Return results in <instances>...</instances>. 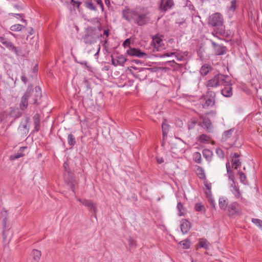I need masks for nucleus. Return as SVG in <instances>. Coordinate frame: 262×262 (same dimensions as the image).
<instances>
[{"instance_id": "obj_15", "label": "nucleus", "mask_w": 262, "mask_h": 262, "mask_svg": "<svg viewBox=\"0 0 262 262\" xmlns=\"http://www.w3.org/2000/svg\"><path fill=\"white\" fill-rule=\"evenodd\" d=\"M200 118L202 120V125L203 127L206 128L207 129L209 130L210 128L211 123L210 119L206 116L204 115H200Z\"/></svg>"}, {"instance_id": "obj_41", "label": "nucleus", "mask_w": 262, "mask_h": 262, "mask_svg": "<svg viewBox=\"0 0 262 262\" xmlns=\"http://www.w3.org/2000/svg\"><path fill=\"white\" fill-rule=\"evenodd\" d=\"M216 154L221 158H224L225 156L224 152L220 148L216 149Z\"/></svg>"}, {"instance_id": "obj_62", "label": "nucleus", "mask_w": 262, "mask_h": 262, "mask_svg": "<svg viewBox=\"0 0 262 262\" xmlns=\"http://www.w3.org/2000/svg\"><path fill=\"white\" fill-rule=\"evenodd\" d=\"M191 123H193L194 125H195V124L197 123V121L195 119H193L191 121Z\"/></svg>"}, {"instance_id": "obj_50", "label": "nucleus", "mask_w": 262, "mask_h": 262, "mask_svg": "<svg viewBox=\"0 0 262 262\" xmlns=\"http://www.w3.org/2000/svg\"><path fill=\"white\" fill-rule=\"evenodd\" d=\"M21 79L24 82V83L25 84H26L27 83V80H28L27 78L25 76V75H23L21 76Z\"/></svg>"}, {"instance_id": "obj_34", "label": "nucleus", "mask_w": 262, "mask_h": 262, "mask_svg": "<svg viewBox=\"0 0 262 262\" xmlns=\"http://www.w3.org/2000/svg\"><path fill=\"white\" fill-rule=\"evenodd\" d=\"M199 140L201 142L205 143L208 142L209 140V137L206 135L202 134L199 136Z\"/></svg>"}, {"instance_id": "obj_17", "label": "nucleus", "mask_w": 262, "mask_h": 262, "mask_svg": "<svg viewBox=\"0 0 262 262\" xmlns=\"http://www.w3.org/2000/svg\"><path fill=\"white\" fill-rule=\"evenodd\" d=\"M7 211L5 210H3L1 211V219L2 220L3 227L5 229H7L8 227L7 225Z\"/></svg>"}, {"instance_id": "obj_5", "label": "nucleus", "mask_w": 262, "mask_h": 262, "mask_svg": "<svg viewBox=\"0 0 262 262\" xmlns=\"http://www.w3.org/2000/svg\"><path fill=\"white\" fill-rule=\"evenodd\" d=\"M223 18L219 13H215L209 16L208 24L213 27H220L222 26Z\"/></svg>"}, {"instance_id": "obj_31", "label": "nucleus", "mask_w": 262, "mask_h": 262, "mask_svg": "<svg viewBox=\"0 0 262 262\" xmlns=\"http://www.w3.org/2000/svg\"><path fill=\"white\" fill-rule=\"evenodd\" d=\"M193 159L194 161L199 164H201L202 163V158H201V155L199 152H195L194 153L193 156Z\"/></svg>"}, {"instance_id": "obj_38", "label": "nucleus", "mask_w": 262, "mask_h": 262, "mask_svg": "<svg viewBox=\"0 0 262 262\" xmlns=\"http://www.w3.org/2000/svg\"><path fill=\"white\" fill-rule=\"evenodd\" d=\"M180 245L183 246L184 249H188L190 247V242L188 239L184 240L180 243Z\"/></svg>"}, {"instance_id": "obj_10", "label": "nucleus", "mask_w": 262, "mask_h": 262, "mask_svg": "<svg viewBox=\"0 0 262 262\" xmlns=\"http://www.w3.org/2000/svg\"><path fill=\"white\" fill-rule=\"evenodd\" d=\"M126 61V59L123 55H119L114 58L112 56V63L115 66H123L124 63Z\"/></svg>"}, {"instance_id": "obj_7", "label": "nucleus", "mask_w": 262, "mask_h": 262, "mask_svg": "<svg viewBox=\"0 0 262 262\" xmlns=\"http://www.w3.org/2000/svg\"><path fill=\"white\" fill-rule=\"evenodd\" d=\"M223 85L224 88L221 90V94L226 97H230L233 94L230 82L227 80V82Z\"/></svg>"}, {"instance_id": "obj_16", "label": "nucleus", "mask_w": 262, "mask_h": 262, "mask_svg": "<svg viewBox=\"0 0 262 262\" xmlns=\"http://www.w3.org/2000/svg\"><path fill=\"white\" fill-rule=\"evenodd\" d=\"M29 118L27 117L25 120V123L21 124L19 126L18 129L23 134H27L29 132V127L28 126V123L29 121Z\"/></svg>"}, {"instance_id": "obj_43", "label": "nucleus", "mask_w": 262, "mask_h": 262, "mask_svg": "<svg viewBox=\"0 0 262 262\" xmlns=\"http://www.w3.org/2000/svg\"><path fill=\"white\" fill-rule=\"evenodd\" d=\"M231 162L232 165L235 166L234 168L237 169L240 164L239 159L237 158H233Z\"/></svg>"}, {"instance_id": "obj_29", "label": "nucleus", "mask_w": 262, "mask_h": 262, "mask_svg": "<svg viewBox=\"0 0 262 262\" xmlns=\"http://www.w3.org/2000/svg\"><path fill=\"white\" fill-rule=\"evenodd\" d=\"M211 69V67L209 66L204 65L202 67L200 70V73L202 75L205 76L206 75L210 70Z\"/></svg>"}, {"instance_id": "obj_27", "label": "nucleus", "mask_w": 262, "mask_h": 262, "mask_svg": "<svg viewBox=\"0 0 262 262\" xmlns=\"http://www.w3.org/2000/svg\"><path fill=\"white\" fill-rule=\"evenodd\" d=\"M194 209L196 211L201 212L202 213H205L206 212V208L204 205L200 203L195 204Z\"/></svg>"}, {"instance_id": "obj_19", "label": "nucleus", "mask_w": 262, "mask_h": 262, "mask_svg": "<svg viewBox=\"0 0 262 262\" xmlns=\"http://www.w3.org/2000/svg\"><path fill=\"white\" fill-rule=\"evenodd\" d=\"M27 148L26 147H20V149L19 150L18 152L15 155H11L10 157V159L11 160H14L16 159H17L20 157H22L24 156V154H23V151Z\"/></svg>"}, {"instance_id": "obj_14", "label": "nucleus", "mask_w": 262, "mask_h": 262, "mask_svg": "<svg viewBox=\"0 0 262 262\" xmlns=\"http://www.w3.org/2000/svg\"><path fill=\"white\" fill-rule=\"evenodd\" d=\"M173 5L172 0H161L160 8L164 11L171 8Z\"/></svg>"}, {"instance_id": "obj_61", "label": "nucleus", "mask_w": 262, "mask_h": 262, "mask_svg": "<svg viewBox=\"0 0 262 262\" xmlns=\"http://www.w3.org/2000/svg\"><path fill=\"white\" fill-rule=\"evenodd\" d=\"M157 161L159 163L161 164L164 162L163 160L162 159H157Z\"/></svg>"}, {"instance_id": "obj_55", "label": "nucleus", "mask_w": 262, "mask_h": 262, "mask_svg": "<svg viewBox=\"0 0 262 262\" xmlns=\"http://www.w3.org/2000/svg\"><path fill=\"white\" fill-rule=\"evenodd\" d=\"M72 2L73 3V5H74L75 4H77V7H79L80 5L81 4V3L79 2H75L74 0H71Z\"/></svg>"}, {"instance_id": "obj_2", "label": "nucleus", "mask_w": 262, "mask_h": 262, "mask_svg": "<svg viewBox=\"0 0 262 262\" xmlns=\"http://www.w3.org/2000/svg\"><path fill=\"white\" fill-rule=\"evenodd\" d=\"M92 21L96 23V26L88 27L85 30L84 35L82 36L84 42L89 45L96 42L97 40L102 36L101 33L102 27L98 19L95 18Z\"/></svg>"}, {"instance_id": "obj_8", "label": "nucleus", "mask_w": 262, "mask_h": 262, "mask_svg": "<svg viewBox=\"0 0 262 262\" xmlns=\"http://www.w3.org/2000/svg\"><path fill=\"white\" fill-rule=\"evenodd\" d=\"M135 15L137 16L136 21L139 26L144 25L148 23L150 20V18L145 14H138L136 13Z\"/></svg>"}, {"instance_id": "obj_20", "label": "nucleus", "mask_w": 262, "mask_h": 262, "mask_svg": "<svg viewBox=\"0 0 262 262\" xmlns=\"http://www.w3.org/2000/svg\"><path fill=\"white\" fill-rule=\"evenodd\" d=\"M195 170L196 173L199 178L201 179L204 180L206 179V175L204 169L199 166H196Z\"/></svg>"}, {"instance_id": "obj_36", "label": "nucleus", "mask_w": 262, "mask_h": 262, "mask_svg": "<svg viewBox=\"0 0 262 262\" xmlns=\"http://www.w3.org/2000/svg\"><path fill=\"white\" fill-rule=\"evenodd\" d=\"M237 206L238 204L236 202H234L230 205L229 208L231 210H233L235 213H238L239 211L237 209Z\"/></svg>"}, {"instance_id": "obj_28", "label": "nucleus", "mask_w": 262, "mask_h": 262, "mask_svg": "<svg viewBox=\"0 0 262 262\" xmlns=\"http://www.w3.org/2000/svg\"><path fill=\"white\" fill-rule=\"evenodd\" d=\"M34 123L35 125V129L36 131L39 129L40 121L38 114H36L33 117Z\"/></svg>"}, {"instance_id": "obj_1", "label": "nucleus", "mask_w": 262, "mask_h": 262, "mask_svg": "<svg viewBox=\"0 0 262 262\" xmlns=\"http://www.w3.org/2000/svg\"><path fill=\"white\" fill-rule=\"evenodd\" d=\"M32 87V85L30 84L21 98L19 107L22 111L27 108L29 99L30 100V103L32 102L34 105H38L41 102L42 95L40 88L38 86H36L33 89Z\"/></svg>"}, {"instance_id": "obj_30", "label": "nucleus", "mask_w": 262, "mask_h": 262, "mask_svg": "<svg viewBox=\"0 0 262 262\" xmlns=\"http://www.w3.org/2000/svg\"><path fill=\"white\" fill-rule=\"evenodd\" d=\"M199 246L201 248H204L207 249L209 248V244L208 243V242L206 239L201 238L200 239Z\"/></svg>"}, {"instance_id": "obj_54", "label": "nucleus", "mask_w": 262, "mask_h": 262, "mask_svg": "<svg viewBox=\"0 0 262 262\" xmlns=\"http://www.w3.org/2000/svg\"><path fill=\"white\" fill-rule=\"evenodd\" d=\"M96 1V2H97V3L99 5H100L101 6V7L102 8H103V4L102 3V1L101 0H95Z\"/></svg>"}, {"instance_id": "obj_9", "label": "nucleus", "mask_w": 262, "mask_h": 262, "mask_svg": "<svg viewBox=\"0 0 262 262\" xmlns=\"http://www.w3.org/2000/svg\"><path fill=\"white\" fill-rule=\"evenodd\" d=\"M212 45L216 55H221L226 53L227 49L225 47L216 44L213 41L212 42Z\"/></svg>"}, {"instance_id": "obj_49", "label": "nucleus", "mask_w": 262, "mask_h": 262, "mask_svg": "<svg viewBox=\"0 0 262 262\" xmlns=\"http://www.w3.org/2000/svg\"><path fill=\"white\" fill-rule=\"evenodd\" d=\"M86 7L91 10H95L96 8L92 2L86 3Z\"/></svg>"}, {"instance_id": "obj_3", "label": "nucleus", "mask_w": 262, "mask_h": 262, "mask_svg": "<svg viewBox=\"0 0 262 262\" xmlns=\"http://www.w3.org/2000/svg\"><path fill=\"white\" fill-rule=\"evenodd\" d=\"M228 76L220 73L216 74L210 79L208 80L205 85L207 87L215 88L227 82Z\"/></svg>"}, {"instance_id": "obj_21", "label": "nucleus", "mask_w": 262, "mask_h": 262, "mask_svg": "<svg viewBox=\"0 0 262 262\" xmlns=\"http://www.w3.org/2000/svg\"><path fill=\"white\" fill-rule=\"evenodd\" d=\"M214 94L211 98H208L205 99V102L203 104V107L204 108H207L209 106H212L214 103V99L213 98Z\"/></svg>"}, {"instance_id": "obj_6", "label": "nucleus", "mask_w": 262, "mask_h": 262, "mask_svg": "<svg viewBox=\"0 0 262 262\" xmlns=\"http://www.w3.org/2000/svg\"><path fill=\"white\" fill-rule=\"evenodd\" d=\"M127 53L131 56H136L139 58L147 57V54L145 52H142L140 50L136 48H129L127 50Z\"/></svg>"}, {"instance_id": "obj_32", "label": "nucleus", "mask_w": 262, "mask_h": 262, "mask_svg": "<svg viewBox=\"0 0 262 262\" xmlns=\"http://www.w3.org/2000/svg\"><path fill=\"white\" fill-rule=\"evenodd\" d=\"M177 209L179 211V215L183 216L185 214V209L181 203H179L177 205Z\"/></svg>"}, {"instance_id": "obj_11", "label": "nucleus", "mask_w": 262, "mask_h": 262, "mask_svg": "<svg viewBox=\"0 0 262 262\" xmlns=\"http://www.w3.org/2000/svg\"><path fill=\"white\" fill-rule=\"evenodd\" d=\"M230 190L236 199H243L239 189L236 185L235 182H232V183L230 184Z\"/></svg>"}, {"instance_id": "obj_39", "label": "nucleus", "mask_w": 262, "mask_h": 262, "mask_svg": "<svg viewBox=\"0 0 262 262\" xmlns=\"http://www.w3.org/2000/svg\"><path fill=\"white\" fill-rule=\"evenodd\" d=\"M252 222L258 227L262 229V221L257 219H252Z\"/></svg>"}, {"instance_id": "obj_37", "label": "nucleus", "mask_w": 262, "mask_h": 262, "mask_svg": "<svg viewBox=\"0 0 262 262\" xmlns=\"http://www.w3.org/2000/svg\"><path fill=\"white\" fill-rule=\"evenodd\" d=\"M23 26L19 24H16L11 27V30L13 31H19L22 29Z\"/></svg>"}, {"instance_id": "obj_63", "label": "nucleus", "mask_w": 262, "mask_h": 262, "mask_svg": "<svg viewBox=\"0 0 262 262\" xmlns=\"http://www.w3.org/2000/svg\"><path fill=\"white\" fill-rule=\"evenodd\" d=\"M14 16H19V17H21V14H12Z\"/></svg>"}, {"instance_id": "obj_45", "label": "nucleus", "mask_w": 262, "mask_h": 262, "mask_svg": "<svg viewBox=\"0 0 262 262\" xmlns=\"http://www.w3.org/2000/svg\"><path fill=\"white\" fill-rule=\"evenodd\" d=\"M228 174L229 179L232 181V182H235L234 181V175L232 170L227 171Z\"/></svg>"}, {"instance_id": "obj_59", "label": "nucleus", "mask_w": 262, "mask_h": 262, "mask_svg": "<svg viewBox=\"0 0 262 262\" xmlns=\"http://www.w3.org/2000/svg\"><path fill=\"white\" fill-rule=\"evenodd\" d=\"M123 17L128 21L130 20V19L129 18L128 16L126 15L125 14H123Z\"/></svg>"}, {"instance_id": "obj_25", "label": "nucleus", "mask_w": 262, "mask_h": 262, "mask_svg": "<svg viewBox=\"0 0 262 262\" xmlns=\"http://www.w3.org/2000/svg\"><path fill=\"white\" fill-rule=\"evenodd\" d=\"M203 155L207 161H210L212 158V152L209 149H205L203 150Z\"/></svg>"}, {"instance_id": "obj_42", "label": "nucleus", "mask_w": 262, "mask_h": 262, "mask_svg": "<svg viewBox=\"0 0 262 262\" xmlns=\"http://www.w3.org/2000/svg\"><path fill=\"white\" fill-rule=\"evenodd\" d=\"M204 185L206 188L208 190V192H206L207 195H208L210 193V190L211 188V184L207 181H204Z\"/></svg>"}, {"instance_id": "obj_47", "label": "nucleus", "mask_w": 262, "mask_h": 262, "mask_svg": "<svg viewBox=\"0 0 262 262\" xmlns=\"http://www.w3.org/2000/svg\"><path fill=\"white\" fill-rule=\"evenodd\" d=\"M176 52H171V53H165V54H161L160 55V57L161 58H164V57H170L171 56H172V55H175L176 56Z\"/></svg>"}, {"instance_id": "obj_48", "label": "nucleus", "mask_w": 262, "mask_h": 262, "mask_svg": "<svg viewBox=\"0 0 262 262\" xmlns=\"http://www.w3.org/2000/svg\"><path fill=\"white\" fill-rule=\"evenodd\" d=\"M130 43V38L126 39L123 42V46L124 48H126L127 47H129Z\"/></svg>"}, {"instance_id": "obj_26", "label": "nucleus", "mask_w": 262, "mask_h": 262, "mask_svg": "<svg viewBox=\"0 0 262 262\" xmlns=\"http://www.w3.org/2000/svg\"><path fill=\"white\" fill-rule=\"evenodd\" d=\"M228 205L227 200L225 198H220L219 199V206L221 209L225 210Z\"/></svg>"}, {"instance_id": "obj_23", "label": "nucleus", "mask_w": 262, "mask_h": 262, "mask_svg": "<svg viewBox=\"0 0 262 262\" xmlns=\"http://www.w3.org/2000/svg\"><path fill=\"white\" fill-rule=\"evenodd\" d=\"M32 255L33 262H39L41 255V251L36 249H34L32 251Z\"/></svg>"}, {"instance_id": "obj_35", "label": "nucleus", "mask_w": 262, "mask_h": 262, "mask_svg": "<svg viewBox=\"0 0 262 262\" xmlns=\"http://www.w3.org/2000/svg\"><path fill=\"white\" fill-rule=\"evenodd\" d=\"M68 142L71 146H73L75 144V139L72 134H69L68 136Z\"/></svg>"}, {"instance_id": "obj_58", "label": "nucleus", "mask_w": 262, "mask_h": 262, "mask_svg": "<svg viewBox=\"0 0 262 262\" xmlns=\"http://www.w3.org/2000/svg\"><path fill=\"white\" fill-rule=\"evenodd\" d=\"M239 156V155L237 153H234L233 158L238 159Z\"/></svg>"}, {"instance_id": "obj_24", "label": "nucleus", "mask_w": 262, "mask_h": 262, "mask_svg": "<svg viewBox=\"0 0 262 262\" xmlns=\"http://www.w3.org/2000/svg\"><path fill=\"white\" fill-rule=\"evenodd\" d=\"M234 130V128H231L228 130L225 131L222 136V140L224 141H227L228 139L230 138Z\"/></svg>"}, {"instance_id": "obj_46", "label": "nucleus", "mask_w": 262, "mask_h": 262, "mask_svg": "<svg viewBox=\"0 0 262 262\" xmlns=\"http://www.w3.org/2000/svg\"><path fill=\"white\" fill-rule=\"evenodd\" d=\"M162 130H165V131H167L168 132V130L169 125L166 123V120H164V121L162 123Z\"/></svg>"}, {"instance_id": "obj_60", "label": "nucleus", "mask_w": 262, "mask_h": 262, "mask_svg": "<svg viewBox=\"0 0 262 262\" xmlns=\"http://www.w3.org/2000/svg\"><path fill=\"white\" fill-rule=\"evenodd\" d=\"M133 62H134L137 64L141 63V62L139 60H138V59L134 60H133Z\"/></svg>"}, {"instance_id": "obj_4", "label": "nucleus", "mask_w": 262, "mask_h": 262, "mask_svg": "<svg viewBox=\"0 0 262 262\" xmlns=\"http://www.w3.org/2000/svg\"><path fill=\"white\" fill-rule=\"evenodd\" d=\"M0 42L2 44H3L5 47L8 48L9 50L11 51L14 52L16 55L17 56H23V52L22 51L14 46L13 43L10 41L8 38L1 36L0 37Z\"/></svg>"}, {"instance_id": "obj_57", "label": "nucleus", "mask_w": 262, "mask_h": 262, "mask_svg": "<svg viewBox=\"0 0 262 262\" xmlns=\"http://www.w3.org/2000/svg\"><path fill=\"white\" fill-rule=\"evenodd\" d=\"M167 133H168L167 131H165V130H162L163 136L164 137L165 136H167Z\"/></svg>"}, {"instance_id": "obj_64", "label": "nucleus", "mask_w": 262, "mask_h": 262, "mask_svg": "<svg viewBox=\"0 0 262 262\" xmlns=\"http://www.w3.org/2000/svg\"><path fill=\"white\" fill-rule=\"evenodd\" d=\"M105 3L107 5V4H110V1L109 0H105Z\"/></svg>"}, {"instance_id": "obj_44", "label": "nucleus", "mask_w": 262, "mask_h": 262, "mask_svg": "<svg viewBox=\"0 0 262 262\" xmlns=\"http://www.w3.org/2000/svg\"><path fill=\"white\" fill-rule=\"evenodd\" d=\"M63 168L64 169L65 172H67L68 174H70V169L69 167V165L67 162H64L63 163Z\"/></svg>"}, {"instance_id": "obj_52", "label": "nucleus", "mask_w": 262, "mask_h": 262, "mask_svg": "<svg viewBox=\"0 0 262 262\" xmlns=\"http://www.w3.org/2000/svg\"><path fill=\"white\" fill-rule=\"evenodd\" d=\"M226 168H227V171L231 170V169H230V163H229V162H228L226 163Z\"/></svg>"}, {"instance_id": "obj_13", "label": "nucleus", "mask_w": 262, "mask_h": 262, "mask_svg": "<svg viewBox=\"0 0 262 262\" xmlns=\"http://www.w3.org/2000/svg\"><path fill=\"white\" fill-rule=\"evenodd\" d=\"M190 228L191 224L189 221L186 220H183L182 221L180 225V228L183 234L187 233Z\"/></svg>"}, {"instance_id": "obj_51", "label": "nucleus", "mask_w": 262, "mask_h": 262, "mask_svg": "<svg viewBox=\"0 0 262 262\" xmlns=\"http://www.w3.org/2000/svg\"><path fill=\"white\" fill-rule=\"evenodd\" d=\"M194 123H191V122L188 124V129H191L192 128H194Z\"/></svg>"}, {"instance_id": "obj_53", "label": "nucleus", "mask_w": 262, "mask_h": 262, "mask_svg": "<svg viewBox=\"0 0 262 262\" xmlns=\"http://www.w3.org/2000/svg\"><path fill=\"white\" fill-rule=\"evenodd\" d=\"M103 34L105 35L106 36H108L109 35V31L108 30H105L103 31Z\"/></svg>"}, {"instance_id": "obj_18", "label": "nucleus", "mask_w": 262, "mask_h": 262, "mask_svg": "<svg viewBox=\"0 0 262 262\" xmlns=\"http://www.w3.org/2000/svg\"><path fill=\"white\" fill-rule=\"evenodd\" d=\"M162 41V39L158 36H155L153 37L152 43L155 45V48H156L157 51H159Z\"/></svg>"}, {"instance_id": "obj_12", "label": "nucleus", "mask_w": 262, "mask_h": 262, "mask_svg": "<svg viewBox=\"0 0 262 262\" xmlns=\"http://www.w3.org/2000/svg\"><path fill=\"white\" fill-rule=\"evenodd\" d=\"M78 201L82 203L83 205L89 208L91 210H93L95 213H96L97 209L93 202L91 200H83L79 198L78 199Z\"/></svg>"}, {"instance_id": "obj_56", "label": "nucleus", "mask_w": 262, "mask_h": 262, "mask_svg": "<svg viewBox=\"0 0 262 262\" xmlns=\"http://www.w3.org/2000/svg\"><path fill=\"white\" fill-rule=\"evenodd\" d=\"M100 45H98V51H97V52H96V53L95 54V56H98L99 53V52H100Z\"/></svg>"}, {"instance_id": "obj_40", "label": "nucleus", "mask_w": 262, "mask_h": 262, "mask_svg": "<svg viewBox=\"0 0 262 262\" xmlns=\"http://www.w3.org/2000/svg\"><path fill=\"white\" fill-rule=\"evenodd\" d=\"M238 174L239 176L240 177V181L242 183L245 184V182L246 180V177L245 174V173L242 171H239L238 172Z\"/></svg>"}, {"instance_id": "obj_22", "label": "nucleus", "mask_w": 262, "mask_h": 262, "mask_svg": "<svg viewBox=\"0 0 262 262\" xmlns=\"http://www.w3.org/2000/svg\"><path fill=\"white\" fill-rule=\"evenodd\" d=\"M9 115L10 117L16 119L21 116V113L20 112L18 108H12Z\"/></svg>"}, {"instance_id": "obj_33", "label": "nucleus", "mask_w": 262, "mask_h": 262, "mask_svg": "<svg viewBox=\"0 0 262 262\" xmlns=\"http://www.w3.org/2000/svg\"><path fill=\"white\" fill-rule=\"evenodd\" d=\"M237 0H232L231 2V5L228 7V10L231 12H234L237 8Z\"/></svg>"}]
</instances>
